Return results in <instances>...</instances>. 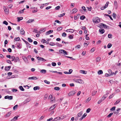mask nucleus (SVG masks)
<instances>
[{
    "instance_id": "f257e3e1",
    "label": "nucleus",
    "mask_w": 121,
    "mask_h": 121,
    "mask_svg": "<svg viewBox=\"0 0 121 121\" xmlns=\"http://www.w3.org/2000/svg\"><path fill=\"white\" fill-rule=\"evenodd\" d=\"M93 21L96 24H98L100 22V20L98 17H95L93 18Z\"/></svg>"
},
{
    "instance_id": "f03ea898",
    "label": "nucleus",
    "mask_w": 121,
    "mask_h": 121,
    "mask_svg": "<svg viewBox=\"0 0 121 121\" xmlns=\"http://www.w3.org/2000/svg\"><path fill=\"white\" fill-rule=\"evenodd\" d=\"M74 81L76 82H78L80 83H82L83 82V81L81 79H73Z\"/></svg>"
},
{
    "instance_id": "7ed1b4c3",
    "label": "nucleus",
    "mask_w": 121,
    "mask_h": 121,
    "mask_svg": "<svg viewBox=\"0 0 121 121\" xmlns=\"http://www.w3.org/2000/svg\"><path fill=\"white\" fill-rule=\"evenodd\" d=\"M76 91H73L70 92L68 94V95L69 96H73L76 93Z\"/></svg>"
},
{
    "instance_id": "20e7f679",
    "label": "nucleus",
    "mask_w": 121,
    "mask_h": 121,
    "mask_svg": "<svg viewBox=\"0 0 121 121\" xmlns=\"http://www.w3.org/2000/svg\"><path fill=\"white\" fill-rule=\"evenodd\" d=\"M59 52L60 53L63 54L64 55H67L68 54L66 51L64 50H59Z\"/></svg>"
},
{
    "instance_id": "39448f33",
    "label": "nucleus",
    "mask_w": 121,
    "mask_h": 121,
    "mask_svg": "<svg viewBox=\"0 0 121 121\" xmlns=\"http://www.w3.org/2000/svg\"><path fill=\"white\" fill-rule=\"evenodd\" d=\"M99 27H103L106 29H108L109 27L107 26L105 24H103V23H101L99 25Z\"/></svg>"
},
{
    "instance_id": "423d86ee",
    "label": "nucleus",
    "mask_w": 121,
    "mask_h": 121,
    "mask_svg": "<svg viewBox=\"0 0 121 121\" xmlns=\"http://www.w3.org/2000/svg\"><path fill=\"white\" fill-rule=\"evenodd\" d=\"M31 100V99L30 98H27L24 102L23 103L24 104H26L27 102H29Z\"/></svg>"
},
{
    "instance_id": "0eeeda50",
    "label": "nucleus",
    "mask_w": 121,
    "mask_h": 121,
    "mask_svg": "<svg viewBox=\"0 0 121 121\" xmlns=\"http://www.w3.org/2000/svg\"><path fill=\"white\" fill-rule=\"evenodd\" d=\"M37 59L38 60L41 61L43 62H45L46 61V60L43 58L39 57V56L37 57Z\"/></svg>"
},
{
    "instance_id": "6e6552de",
    "label": "nucleus",
    "mask_w": 121,
    "mask_h": 121,
    "mask_svg": "<svg viewBox=\"0 0 121 121\" xmlns=\"http://www.w3.org/2000/svg\"><path fill=\"white\" fill-rule=\"evenodd\" d=\"M13 97L12 96H9L7 95L4 97V99H8L9 100H12L13 99Z\"/></svg>"
},
{
    "instance_id": "1a4fd4ad",
    "label": "nucleus",
    "mask_w": 121,
    "mask_h": 121,
    "mask_svg": "<svg viewBox=\"0 0 121 121\" xmlns=\"http://www.w3.org/2000/svg\"><path fill=\"white\" fill-rule=\"evenodd\" d=\"M3 8L4 9V11L6 13L8 14L9 13V10L8 9H7V8L5 6H4Z\"/></svg>"
},
{
    "instance_id": "9d476101",
    "label": "nucleus",
    "mask_w": 121,
    "mask_h": 121,
    "mask_svg": "<svg viewBox=\"0 0 121 121\" xmlns=\"http://www.w3.org/2000/svg\"><path fill=\"white\" fill-rule=\"evenodd\" d=\"M56 104H54L53 106H52L49 108V111H51L53 110L56 107Z\"/></svg>"
},
{
    "instance_id": "9b49d317",
    "label": "nucleus",
    "mask_w": 121,
    "mask_h": 121,
    "mask_svg": "<svg viewBox=\"0 0 121 121\" xmlns=\"http://www.w3.org/2000/svg\"><path fill=\"white\" fill-rule=\"evenodd\" d=\"M28 79H29L35 80L38 79V78L36 77H33L28 78Z\"/></svg>"
},
{
    "instance_id": "f8f14e48",
    "label": "nucleus",
    "mask_w": 121,
    "mask_h": 121,
    "mask_svg": "<svg viewBox=\"0 0 121 121\" xmlns=\"http://www.w3.org/2000/svg\"><path fill=\"white\" fill-rule=\"evenodd\" d=\"M23 60L26 63H28V61L26 57H24L23 58Z\"/></svg>"
},
{
    "instance_id": "ddd939ff",
    "label": "nucleus",
    "mask_w": 121,
    "mask_h": 121,
    "mask_svg": "<svg viewBox=\"0 0 121 121\" xmlns=\"http://www.w3.org/2000/svg\"><path fill=\"white\" fill-rule=\"evenodd\" d=\"M53 30H50L46 32V35H48L50 34L52 32H53Z\"/></svg>"
},
{
    "instance_id": "4468645a",
    "label": "nucleus",
    "mask_w": 121,
    "mask_h": 121,
    "mask_svg": "<svg viewBox=\"0 0 121 121\" xmlns=\"http://www.w3.org/2000/svg\"><path fill=\"white\" fill-rule=\"evenodd\" d=\"M99 32L101 34H103L104 32V30L103 29H100L99 30Z\"/></svg>"
},
{
    "instance_id": "2eb2a0df",
    "label": "nucleus",
    "mask_w": 121,
    "mask_h": 121,
    "mask_svg": "<svg viewBox=\"0 0 121 121\" xmlns=\"http://www.w3.org/2000/svg\"><path fill=\"white\" fill-rule=\"evenodd\" d=\"M114 5L115 7L117 9V4L116 1H115L114 2Z\"/></svg>"
},
{
    "instance_id": "dca6fc26",
    "label": "nucleus",
    "mask_w": 121,
    "mask_h": 121,
    "mask_svg": "<svg viewBox=\"0 0 121 121\" xmlns=\"http://www.w3.org/2000/svg\"><path fill=\"white\" fill-rule=\"evenodd\" d=\"M121 100V99H118L115 103L114 104L116 105L118 104Z\"/></svg>"
},
{
    "instance_id": "f3484780",
    "label": "nucleus",
    "mask_w": 121,
    "mask_h": 121,
    "mask_svg": "<svg viewBox=\"0 0 121 121\" xmlns=\"http://www.w3.org/2000/svg\"><path fill=\"white\" fill-rule=\"evenodd\" d=\"M40 89V87L38 86H36L35 87L33 88V90L35 91H36L37 90H39Z\"/></svg>"
},
{
    "instance_id": "a211bd4d",
    "label": "nucleus",
    "mask_w": 121,
    "mask_h": 121,
    "mask_svg": "<svg viewBox=\"0 0 121 121\" xmlns=\"http://www.w3.org/2000/svg\"><path fill=\"white\" fill-rule=\"evenodd\" d=\"M17 21L19 22L23 19V17H17Z\"/></svg>"
},
{
    "instance_id": "6ab92c4d",
    "label": "nucleus",
    "mask_w": 121,
    "mask_h": 121,
    "mask_svg": "<svg viewBox=\"0 0 121 121\" xmlns=\"http://www.w3.org/2000/svg\"><path fill=\"white\" fill-rule=\"evenodd\" d=\"M55 97L53 96L51 98V100L52 102H54L55 101Z\"/></svg>"
},
{
    "instance_id": "aec40b11",
    "label": "nucleus",
    "mask_w": 121,
    "mask_h": 121,
    "mask_svg": "<svg viewBox=\"0 0 121 121\" xmlns=\"http://www.w3.org/2000/svg\"><path fill=\"white\" fill-rule=\"evenodd\" d=\"M101 58L99 57H98L96 59V61L97 62H99L101 60Z\"/></svg>"
},
{
    "instance_id": "412c9836",
    "label": "nucleus",
    "mask_w": 121,
    "mask_h": 121,
    "mask_svg": "<svg viewBox=\"0 0 121 121\" xmlns=\"http://www.w3.org/2000/svg\"><path fill=\"white\" fill-rule=\"evenodd\" d=\"M77 9L76 8H74L72 10L73 13H75L77 11Z\"/></svg>"
},
{
    "instance_id": "4be33fe9",
    "label": "nucleus",
    "mask_w": 121,
    "mask_h": 121,
    "mask_svg": "<svg viewBox=\"0 0 121 121\" xmlns=\"http://www.w3.org/2000/svg\"><path fill=\"white\" fill-rule=\"evenodd\" d=\"M20 32L21 33L22 35H23L24 34L25 31L23 29H21L20 31Z\"/></svg>"
},
{
    "instance_id": "5701e85b",
    "label": "nucleus",
    "mask_w": 121,
    "mask_h": 121,
    "mask_svg": "<svg viewBox=\"0 0 121 121\" xmlns=\"http://www.w3.org/2000/svg\"><path fill=\"white\" fill-rule=\"evenodd\" d=\"M11 66H9L8 67H5V70L6 71H8L11 68Z\"/></svg>"
},
{
    "instance_id": "b1692460",
    "label": "nucleus",
    "mask_w": 121,
    "mask_h": 121,
    "mask_svg": "<svg viewBox=\"0 0 121 121\" xmlns=\"http://www.w3.org/2000/svg\"><path fill=\"white\" fill-rule=\"evenodd\" d=\"M108 95H104V96L102 97V99L103 100H104L107 97Z\"/></svg>"
},
{
    "instance_id": "393cba45",
    "label": "nucleus",
    "mask_w": 121,
    "mask_h": 121,
    "mask_svg": "<svg viewBox=\"0 0 121 121\" xmlns=\"http://www.w3.org/2000/svg\"><path fill=\"white\" fill-rule=\"evenodd\" d=\"M46 72V70L45 69H42L40 71V72L42 73H45Z\"/></svg>"
},
{
    "instance_id": "a878e982",
    "label": "nucleus",
    "mask_w": 121,
    "mask_h": 121,
    "mask_svg": "<svg viewBox=\"0 0 121 121\" xmlns=\"http://www.w3.org/2000/svg\"><path fill=\"white\" fill-rule=\"evenodd\" d=\"M108 72L110 74H114V73L112 72L111 69H109L108 71Z\"/></svg>"
},
{
    "instance_id": "bb28decb",
    "label": "nucleus",
    "mask_w": 121,
    "mask_h": 121,
    "mask_svg": "<svg viewBox=\"0 0 121 121\" xmlns=\"http://www.w3.org/2000/svg\"><path fill=\"white\" fill-rule=\"evenodd\" d=\"M98 73L99 75L102 74L103 73V72L102 70H100L98 72Z\"/></svg>"
},
{
    "instance_id": "cd10ccee",
    "label": "nucleus",
    "mask_w": 121,
    "mask_h": 121,
    "mask_svg": "<svg viewBox=\"0 0 121 121\" xmlns=\"http://www.w3.org/2000/svg\"><path fill=\"white\" fill-rule=\"evenodd\" d=\"M19 88L22 91H24V89L22 86H19Z\"/></svg>"
},
{
    "instance_id": "c85d7f7f",
    "label": "nucleus",
    "mask_w": 121,
    "mask_h": 121,
    "mask_svg": "<svg viewBox=\"0 0 121 121\" xmlns=\"http://www.w3.org/2000/svg\"><path fill=\"white\" fill-rule=\"evenodd\" d=\"M14 40L16 41H18L20 40V38L19 37H18L16 38H15L14 39Z\"/></svg>"
},
{
    "instance_id": "c756f323",
    "label": "nucleus",
    "mask_w": 121,
    "mask_h": 121,
    "mask_svg": "<svg viewBox=\"0 0 121 121\" xmlns=\"http://www.w3.org/2000/svg\"><path fill=\"white\" fill-rule=\"evenodd\" d=\"M34 21V20L33 19H31L29 20L27 22L28 23H29L32 22Z\"/></svg>"
},
{
    "instance_id": "7c9ffc66",
    "label": "nucleus",
    "mask_w": 121,
    "mask_h": 121,
    "mask_svg": "<svg viewBox=\"0 0 121 121\" xmlns=\"http://www.w3.org/2000/svg\"><path fill=\"white\" fill-rule=\"evenodd\" d=\"M19 60V58L18 57H15V60L14 62H16L17 61Z\"/></svg>"
},
{
    "instance_id": "2f4dec72",
    "label": "nucleus",
    "mask_w": 121,
    "mask_h": 121,
    "mask_svg": "<svg viewBox=\"0 0 121 121\" xmlns=\"http://www.w3.org/2000/svg\"><path fill=\"white\" fill-rule=\"evenodd\" d=\"M18 116H15V117L13 118V119H13V120L14 121H15V120H17V118H18Z\"/></svg>"
},
{
    "instance_id": "473e14b6",
    "label": "nucleus",
    "mask_w": 121,
    "mask_h": 121,
    "mask_svg": "<svg viewBox=\"0 0 121 121\" xmlns=\"http://www.w3.org/2000/svg\"><path fill=\"white\" fill-rule=\"evenodd\" d=\"M85 16L82 15L80 17V19L81 20H83L85 18Z\"/></svg>"
},
{
    "instance_id": "72a5a7b5",
    "label": "nucleus",
    "mask_w": 121,
    "mask_h": 121,
    "mask_svg": "<svg viewBox=\"0 0 121 121\" xmlns=\"http://www.w3.org/2000/svg\"><path fill=\"white\" fill-rule=\"evenodd\" d=\"M60 89V88L59 87H55L54 88V89L56 91H59Z\"/></svg>"
},
{
    "instance_id": "f704fd0d",
    "label": "nucleus",
    "mask_w": 121,
    "mask_h": 121,
    "mask_svg": "<svg viewBox=\"0 0 121 121\" xmlns=\"http://www.w3.org/2000/svg\"><path fill=\"white\" fill-rule=\"evenodd\" d=\"M65 15V13H64L62 14L59 15H58V17H63V16H64V15Z\"/></svg>"
},
{
    "instance_id": "c9c22d12",
    "label": "nucleus",
    "mask_w": 121,
    "mask_h": 121,
    "mask_svg": "<svg viewBox=\"0 0 121 121\" xmlns=\"http://www.w3.org/2000/svg\"><path fill=\"white\" fill-rule=\"evenodd\" d=\"M112 44L109 43L107 45V47L108 48H110L112 46Z\"/></svg>"
},
{
    "instance_id": "e433bc0d",
    "label": "nucleus",
    "mask_w": 121,
    "mask_h": 121,
    "mask_svg": "<svg viewBox=\"0 0 121 121\" xmlns=\"http://www.w3.org/2000/svg\"><path fill=\"white\" fill-rule=\"evenodd\" d=\"M56 45L58 46L59 47H62V46L59 43H56Z\"/></svg>"
},
{
    "instance_id": "4c0bfd02",
    "label": "nucleus",
    "mask_w": 121,
    "mask_h": 121,
    "mask_svg": "<svg viewBox=\"0 0 121 121\" xmlns=\"http://www.w3.org/2000/svg\"><path fill=\"white\" fill-rule=\"evenodd\" d=\"M82 112H79L78 114V117H80L82 115Z\"/></svg>"
},
{
    "instance_id": "58836bf2",
    "label": "nucleus",
    "mask_w": 121,
    "mask_h": 121,
    "mask_svg": "<svg viewBox=\"0 0 121 121\" xmlns=\"http://www.w3.org/2000/svg\"><path fill=\"white\" fill-rule=\"evenodd\" d=\"M89 43V42L88 41L85 42L84 43V44L85 45H86V46L88 45Z\"/></svg>"
},
{
    "instance_id": "ea45409f",
    "label": "nucleus",
    "mask_w": 121,
    "mask_h": 121,
    "mask_svg": "<svg viewBox=\"0 0 121 121\" xmlns=\"http://www.w3.org/2000/svg\"><path fill=\"white\" fill-rule=\"evenodd\" d=\"M11 113V111H10L8 113H7L6 115V116L7 117H9Z\"/></svg>"
},
{
    "instance_id": "a19ab883",
    "label": "nucleus",
    "mask_w": 121,
    "mask_h": 121,
    "mask_svg": "<svg viewBox=\"0 0 121 121\" xmlns=\"http://www.w3.org/2000/svg\"><path fill=\"white\" fill-rule=\"evenodd\" d=\"M49 45L51 46H54L55 45V44L54 43L51 42L49 43Z\"/></svg>"
},
{
    "instance_id": "79ce46f5",
    "label": "nucleus",
    "mask_w": 121,
    "mask_h": 121,
    "mask_svg": "<svg viewBox=\"0 0 121 121\" xmlns=\"http://www.w3.org/2000/svg\"><path fill=\"white\" fill-rule=\"evenodd\" d=\"M11 58L12 59V61H13L14 60L15 61V57L14 56H11Z\"/></svg>"
},
{
    "instance_id": "37998d69",
    "label": "nucleus",
    "mask_w": 121,
    "mask_h": 121,
    "mask_svg": "<svg viewBox=\"0 0 121 121\" xmlns=\"http://www.w3.org/2000/svg\"><path fill=\"white\" fill-rule=\"evenodd\" d=\"M22 39L23 40L24 42H25V43L27 45H30V44L27 41H26L24 39Z\"/></svg>"
},
{
    "instance_id": "c03bdc74",
    "label": "nucleus",
    "mask_w": 121,
    "mask_h": 121,
    "mask_svg": "<svg viewBox=\"0 0 121 121\" xmlns=\"http://www.w3.org/2000/svg\"><path fill=\"white\" fill-rule=\"evenodd\" d=\"M28 41L30 42L31 43L33 42L32 40L30 38H28Z\"/></svg>"
},
{
    "instance_id": "a18cd8bd",
    "label": "nucleus",
    "mask_w": 121,
    "mask_h": 121,
    "mask_svg": "<svg viewBox=\"0 0 121 121\" xmlns=\"http://www.w3.org/2000/svg\"><path fill=\"white\" fill-rule=\"evenodd\" d=\"M112 17L114 18H116V14L115 13H113L112 14Z\"/></svg>"
},
{
    "instance_id": "49530a36",
    "label": "nucleus",
    "mask_w": 121,
    "mask_h": 121,
    "mask_svg": "<svg viewBox=\"0 0 121 121\" xmlns=\"http://www.w3.org/2000/svg\"><path fill=\"white\" fill-rule=\"evenodd\" d=\"M3 24H5L6 25H7L8 24V22L5 21H4L3 22Z\"/></svg>"
},
{
    "instance_id": "de8ad7c7",
    "label": "nucleus",
    "mask_w": 121,
    "mask_h": 121,
    "mask_svg": "<svg viewBox=\"0 0 121 121\" xmlns=\"http://www.w3.org/2000/svg\"><path fill=\"white\" fill-rule=\"evenodd\" d=\"M91 99V97H89L86 100V102H88Z\"/></svg>"
},
{
    "instance_id": "09e8293b",
    "label": "nucleus",
    "mask_w": 121,
    "mask_h": 121,
    "mask_svg": "<svg viewBox=\"0 0 121 121\" xmlns=\"http://www.w3.org/2000/svg\"><path fill=\"white\" fill-rule=\"evenodd\" d=\"M85 71L84 70H81L80 71V73H82L86 74V73H85Z\"/></svg>"
},
{
    "instance_id": "8fccbe9b",
    "label": "nucleus",
    "mask_w": 121,
    "mask_h": 121,
    "mask_svg": "<svg viewBox=\"0 0 121 121\" xmlns=\"http://www.w3.org/2000/svg\"><path fill=\"white\" fill-rule=\"evenodd\" d=\"M73 36L72 35H70L68 37L70 39H72L73 38Z\"/></svg>"
},
{
    "instance_id": "3c124183",
    "label": "nucleus",
    "mask_w": 121,
    "mask_h": 121,
    "mask_svg": "<svg viewBox=\"0 0 121 121\" xmlns=\"http://www.w3.org/2000/svg\"><path fill=\"white\" fill-rule=\"evenodd\" d=\"M109 3V2L107 1L106 2V4H105V6H104L105 7V8H106L108 5Z\"/></svg>"
},
{
    "instance_id": "603ef678",
    "label": "nucleus",
    "mask_w": 121,
    "mask_h": 121,
    "mask_svg": "<svg viewBox=\"0 0 121 121\" xmlns=\"http://www.w3.org/2000/svg\"><path fill=\"white\" fill-rule=\"evenodd\" d=\"M97 91H94L92 93V95H95Z\"/></svg>"
},
{
    "instance_id": "864d4df0",
    "label": "nucleus",
    "mask_w": 121,
    "mask_h": 121,
    "mask_svg": "<svg viewBox=\"0 0 121 121\" xmlns=\"http://www.w3.org/2000/svg\"><path fill=\"white\" fill-rule=\"evenodd\" d=\"M62 29V27H58L57 28V30L60 31Z\"/></svg>"
},
{
    "instance_id": "5fc2aeb1",
    "label": "nucleus",
    "mask_w": 121,
    "mask_h": 121,
    "mask_svg": "<svg viewBox=\"0 0 121 121\" xmlns=\"http://www.w3.org/2000/svg\"><path fill=\"white\" fill-rule=\"evenodd\" d=\"M88 35H86V40H89V38L87 37Z\"/></svg>"
},
{
    "instance_id": "6e6d98bb",
    "label": "nucleus",
    "mask_w": 121,
    "mask_h": 121,
    "mask_svg": "<svg viewBox=\"0 0 121 121\" xmlns=\"http://www.w3.org/2000/svg\"><path fill=\"white\" fill-rule=\"evenodd\" d=\"M25 9H23L20 10L19 12V13H22L24 12V10H25Z\"/></svg>"
},
{
    "instance_id": "4d7b16f0",
    "label": "nucleus",
    "mask_w": 121,
    "mask_h": 121,
    "mask_svg": "<svg viewBox=\"0 0 121 121\" xmlns=\"http://www.w3.org/2000/svg\"><path fill=\"white\" fill-rule=\"evenodd\" d=\"M44 82L46 83L47 84H49L50 82H49L47 80H45L44 81Z\"/></svg>"
},
{
    "instance_id": "13d9d810",
    "label": "nucleus",
    "mask_w": 121,
    "mask_h": 121,
    "mask_svg": "<svg viewBox=\"0 0 121 121\" xmlns=\"http://www.w3.org/2000/svg\"><path fill=\"white\" fill-rule=\"evenodd\" d=\"M91 110V109L90 108H88L87 109L86 111V112L87 113H89Z\"/></svg>"
},
{
    "instance_id": "bf43d9fd",
    "label": "nucleus",
    "mask_w": 121,
    "mask_h": 121,
    "mask_svg": "<svg viewBox=\"0 0 121 121\" xmlns=\"http://www.w3.org/2000/svg\"><path fill=\"white\" fill-rule=\"evenodd\" d=\"M113 113H110V114H109L107 116V117H110L113 114Z\"/></svg>"
},
{
    "instance_id": "052dcab7",
    "label": "nucleus",
    "mask_w": 121,
    "mask_h": 121,
    "mask_svg": "<svg viewBox=\"0 0 121 121\" xmlns=\"http://www.w3.org/2000/svg\"><path fill=\"white\" fill-rule=\"evenodd\" d=\"M115 107H112V108L110 109V110L112 111L113 110H115Z\"/></svg>"
},
{
    "instance_id": "680f3d73",
    "label": "nucleus",
    "mask_w": 121,
    "mask_h": 121,
    "mask_svg": "<svg viewBox=\"0 0 121 121\" xmlns=\"http://www.w3.org/2000/svg\"><path fill=\"white\" fill-rule=\"evenodd\" d=\"M69 30H70V31H69V32H71L72 33H73L74 32V30L72 29H69Z\"/></svg>"
},
{
    "instance_id": "e2e57ef3",
    "label": "nucleus",
    "mask_w": 121,
    "mask_h": 121,
    "mask_svg": "<svg viewBox=\"0 0 121 121\" xmlns=\"http://www.w3.org/2000/svg\"><path fill=\"white\" fill-rule=\"evenodd\" d=\"M112 36V35L111 34H109L108 35V37L109 38H111Z\"/></svg>"
},
{
    "instance_id": "0e129e2a",
    "label": "nucleus",
    "mask_w": 121,
    "mask_h": 121,
    "mask_svg": "<svg viewBox=\"0 0 121 121\" xmlns=\"http://www.w3.org/2000/svg\"><path fill=\"white\" fill-rule=\"evenodd\" d=\"M66 35V34L65 33H63L62 35V36H64V37H65Z\"/></svg>"
},
{
    "instance_id": "69168bd1",
    "label": "nucleus",
    "mask_w": 121,
    "mask_h": 121,
    "mask_svg": "<svg viewBox=\"0 0 121 121\" xmlns=\"http://www.w3.org/2000/svg\"><path fill=\"white\" fill-rule=\"evenodd\" d=\"M56 63L55 62H52V65L53 66H56Z\"/></svg>"
},
{
    "instance_id": "338daca9",
    "label": "nucleus",
    "mask_w": 121,
    "mask_h": 121,
    "mask_svg": "<svg viewBox=\"0 0 121 121\" xmlns=\"http://www.w3.org/2000/svg\"><path fill=\"white\" fill-rule=\"evenodd\" d=\"M53 96H52V95H50L48 97V98H49V99H51V98H52V97Z\"/></svg>"
},
{
    "instance_id": "774afa93",
    "label": "nucleus",
    "mask_w": 121,
    "mask_h": 121,
    "mask_svg": "<svg viewBox=\"0 0 121 121\" xmlns=\"http://www.w3.org/2000/svg\"><path fill=\"white\" fill-rule=\"evenodd\" d=\"M13 5L12 4H9L8 6V8H11L12 7Z\"/></svg>"
}]
</instances>
